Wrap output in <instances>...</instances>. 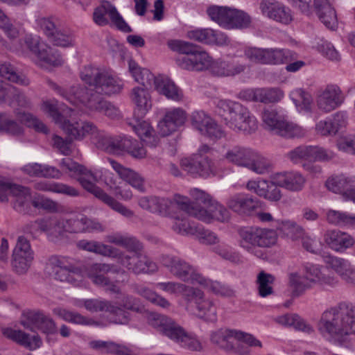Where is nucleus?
I'll use <instances>...</instances> for the list:
<instances>
[{"label":"nucleus","instance_id":"1","mask_svg":"<svg viewBox=\"0 0 355 355\" xmlns=\"http://www.w3.org/2000/svg\"><path fill=\"white\" fill-rule=\"evenodd\" d=\"M93 76L90 80V112H98L110 118L115 119L120 116V111L111 102L105 100L101 95H112L121 92L123 84L122 80L105 71L96 68L90 69Z\"/></svg>","mask_w":355,"mask_h":355},{"label":"nucleus","instance_id":"2","mask_svg":"<svg viewBox=\"0 0 355 355\" xmlns=\"http://www.w3.org/2000/svg\"><path fill=\"white\" fill-rule=\"evenodd\" d=\"M318 329L327 338L340 340L344 336H355V306L340 302L322 312Z\"/></svg>","mask_w":355,"mask_h":355},{"label":"nucleus","instance_id":"3","mask_svg":"<svg viewBox=\"0 0 355 355\" xmlns=\"http://www.w3.org/2000/svg\"><path fill=\"white\" fill-rule=\"evenodd\" d=\"M217 112L224 123L236 132L250 135L258 129V121L250 110L231 100H219Z\"/></svg>","mask_w":355,"mask_h":355},{"label":"nucleus","instance_id":"4","mask_svg":"<svg viewBox=\"0 0 355 355\" xmlns=\"http://www.w3.org/2000/svg\"><path fill=\"white\" fill-rule=\"evenodd\" d=\"M193 201L189 200L187 214L207 223L214 220L225 223L230 218L229 211L206 192L199 189L190 190Z\"/></svg>","mask_w":355,"mask_h":355},{"label":"nucleus","instance_id":"5","mask_svg":"<svg viewBox=\"0 0 355 355\" xmlns=\"http://www.w3.org/2000/svg\"><path fill=\"white\" fill-rule=\"evenodd\" d=\"M45 272L61 282L79 286L88 274L87 266L80 262L73 263L69 257L52 255L46 260Z\"/></svg>","mask_w":355,"mask_h":355},{"label":"nucleus","instance_id":"6","mask_svg":"<svg viewBox=\"0 0 355 355\" xmlns=\"http://www.w3.org/2000/svg\"><path fill=\"white\" fill-rule=\"evenodd\" d=\"M168 46L181 54L177 63L182 69L200 71L208 69L211 64V58L198 45L174 40L168 41Z\"/></svg>","mask_w":355,"mask_h":355},{"label":"nucleus","instance_id":"7","mask_svg":"<svg viewBox=\"0 0 355 355\" xmlns=\"http://www.w3.org/2000/svg\"><path fill=\"white\" fill-rule=\"evenodd\" d=\"M90 142L96 148L105 151L120 154L126 152L132 157L141 159L146 156V150L140 146L137 141L128 137L107 138L101 133L96 126L90 124Z\"/></svg>","mask_w":355,"mask_h":355},{"label":"nucleus","instance_id":"8","mask_svg":"<svg viewBox=\"0 0 355 355\" xmlns=\"http://www.w3.org/2000/svg\"><path fill=\"white\" fill-rule=\"evenodd\" d=\"M237 233L240 247L258 257H263V254L257 248H270L277 241V232L269 228L241 227L238 229Z\"/></svg>","mask_w":355,"mask_h":355},{"label":"nucleus","instance_id":"9","mask_svg":"<svg viewBox=\"0 0 355 355\" xmlns=\"http://www.w3.org/2000/svg\"><path fill=\"white\" fill-rule=\"evenodd\" d=\"M151 324L183 347L192 351H200L202 349L201 343L195 335L187 333L182 327L166 316H154Z\"/></svg>","mask_w":355,"mask_h":355},{"label":"nucleus","instance_id":"10","mask_svg":"<svg viewBox=\"0 0 355 355\" xmlns=\"http://www.w3.org/2000/svg\"><path fill=\"white\" fill-rule=\"evenodd\" d=\"M263 126L268 131L286 138L302 137L306 131L272 107H266L261 114Z\"/></svg>","mask_w":355,"mask_h":355},{"label":"nucleus","instance_id":"11","mask_svg":"<svg viewBox=\"0 0 355 355\" xmlns=\"http://www.w3.org/2000/svg\"><path fill=\"white\" fill-rule=\"evenodd\" d=\"M189 202L187 197L179 194L175 195L173 200L155 196H142L138 199V205L141 209L169 218L176 209L187 213Z\"/></svg>","mask_w":355,"mask_h":355},{"label":"nucleus","instance_id":"12","mask_svg":"<svg viewBox=\"0 0 355 355\" xmlns=\"http://www.w3.org/2000/svg\"><path fill=\"white\" fill-rule=\"evenodd\" d=\"M244 55L250 62L261 64H282L288 63L297 57L295 53L284 49H262L247 46Z\"/></svg>","mask_w":355,"mask_h":355},{"label":"nucleus","instance_id":"13","mask_svg":"<svg viewBox=\"0 0 355 355\" xmlns=\"http://www.w3.org/2000/svg\"><path fill=\"white\" fill-rule=\"evenodd\" d=\"M212 149L207 145L201 146L198 153L191 157L182 159L180 166L183 171L191 175L208 177L215 173V167L212 161L207 156L212 154Z\"/></svg>","mask_w":355,"mask_h":355},{"label":"nucleus","instance_id":"14","mask_svg":"<svg viewBox=\"0 0 355 355\" xmlns=\"http://www.w3.org/2000/svg\"><path fill=\"white\" fill-rule=\"evenodd\" d=\"M93 20L98 26H104L110 24L117 30L129 33L132 29L125 21L116 8L110 1H103L93 13Z\"/></svg>","mask_w":355,"mask_h":355},{"label":"nucleus","instance_id":"15","mask_svg":"<svg viewBox=\"0 0 355 355\" xmlns=\"http://www.w3.org/2000/svg\"><path fill=\"white\" fill-rule=\"evenodd\" d=\"M24 42L30 51L36 55L42 64L52 67L62 64L63 60L58 52L44 42H41L38 37L27 35Z\"/></svg>","mask_w":355,"mask_h":355},{"label":"nucleus","instance_id":"16","mask_svg":"<svg viewBox=\"0 0 355 355\" xmlns=\"http://www.w3.org/2000/svg\"><path fill=\"white\" fill-rule=\"evenodd\" d=\"M143 248L139 250L130 251L132 255L119 257L121 265L128 270L136 274H151L157 271L158 267L146 254L141 252Z\"/></svg>","mask_w":355,"mask_h":355},{"label":"nucleus","instance_id":"17","mask_svg":"<svg viewBox=\"0 0 355 355\" xmlns=\"http://www.w3.org/2000/svg\"><path fill=\"white\" fill-rule=\"evenodd\" d=\"M162 263L175 277L184 282L197 284L201 276L192 266L179 257L164 255L162 257Z\"/></svg>","mask_w":355,"mask_h":355},{"label":"nucleus","instance_id":"18","mask_svg":"<svg viewBox=\"0 0 355 355\" xmlns=\"http://www.w3.org/2000/svg\"><path fill=\"white\" fill-rule=\"evenodd\" d=\"M234 338L236 340L246 344L250 347L262 348L263 345L261 340H258L254 335L240 330L227 329L225 331H218L211 336L212 343L216 344L221 348L229 349V339Z\"/></svg>","mask_w":355,"mask_h":355},{"label":"nucleus","instance_id":"19","mask_svg":"<svg viewBox=\"0 0 355 355\" xmlns=\"http://www.w3.org/2000/svg\"><path fill=\"white\" fill-rule=\"evenodd\" d=\"M284 96V92L278 87L248 88L241 90L238 94L239 98L243 101L264 104L277 103Z\"/></svg>","mask_w":355,"mask_h":355},{"label":"nucleus","instance_id":"20","mask_svg":"<svg viewBox=\"0 0 355 355\" xmlns=\"http://www.w3.org/2000/svg\"><path fill=\"white\" fill-rule=\"evenodd\" d=\"M103 173L101 170H90V180L94 182H98L102 179ZM90 193H92L96 198L103 202L113 210L119 212L121 215L131 218L134 216V212L117 201L113 197L105 192L102 189L92 185L90 182Z\"/></svg>","mask_w":355,"mask_h":355},{"label":"nucleus","instance_id":"21","mask_svg":"<svg viewBox=\"0 0 355 355\" xmlns=\"http://www.w3.org/2000/svg\"><path fill=\"white\" fill-rule=\"evenodd\" d=\"M345 98L343 91L338 85H328L318 92L316 103L320 110L330 112L339 107L344 103Z\"/></svg>","mask_w":355,"mask_h":355},{"label":"nucleus","instance_id":"22","mask_svg":"<svg viewBox=\"0 0 355 355\" xmlns=\"http://www.w3.org/2000/svg\"><path fill=\"white\" fill-rule=\"evenodd\" d=\"M187 308L194 303L196 315L207 321L214 322L217 319V308L214 302L205 297L203 292L198 288H193L190 297L187 299Z\"/></svg>","mask_w":355,"mask_h":355},{"label":"nucleus","instance_id":"23","mask_svg":"<svg viewBox=\"0 0 355 355\" xmlns=\"http://www.w3.org/2000/svg\"><path fill=\"white\" fill-rule=\"evenodd\" d=\"M259 8L263 15L277 22L288 24L293 21L289 8L275 0H262Z\"/></svg>","mask_w":355,"mask_h":355},{"label":"nucleus","instance_id":"24","mask_svg":"<svg viewBox=\"0 0 355 355\" xmlns=\"http://www.w3.org/2000/svg\"><path fill=\"white\" fill-rule=\"evenodd\" d=\"M24 328L31 331L40 330L44 334H53L57 331V327L52 318L41 311H31L21 321Z\"/></svg>","mask_w":355,"mask_h":355},{"label":"nucleus","instance_id":"25","mask_svg":"<svg viewBox=\"0 0 355 355\" xmlns=\"http://www.w3.org/2000/svg\"><path fill=\"white\" fill-rule=\"evenodd\" d=\"M46 83L51 89L71 104L80 107L87 106V103L89 101V94L87 87H81L80 85L72 86L69 91L67 92L50 79H47Z\"/></svg>","mask_w":355,"mask_h":355},{"label":"nucleus","instance_id":"26","mask_svg":"<svg viewBox=\"0 0 355 355\" xmlns=\"http://www.w3.org/2000/svg\"><path fill=\"white\" fill-rule=\"evenodd\" d=\"M186 119L187 113L182 108L177 107L167 110L164 117L158 123L159 133L164 137L171 135L178 127L182 125Z\"/></svg>","mask_w":355,"mask_h":355},{"label":"nucleus","instance_id":"27","mask_svg":"<svg viewBox=\"0 0 355 355\" xmlns=\"http://www.w3.org/2000/svg\"><path fill=\"white\" fill-rule=\"evenodd\" d=\"M325 185L328 190L340 193L345 200H349L355 189V176L333 175L327 179Z\"/></svg>","mask_w":355,"mask_h":355},{"label":"nucleus","instance_id":"28","mask_svg":"<svg viewBox=\"0 0 355 355\" xmlns=\"http://www.w3.org/2000/svg\"><path fill=\"white\" fill-rule=\"evenodd\" d=\"M274 182L279 187L291 191H301L306 182L305 177L296 171L277 173L272 175Z\"/></svg>","mask_w":355,"mask_h":355},{"label":"nucleus","instance_id":"29","mask_svg":"<svg viewBox=\"0 0 355 355\" xmlns=\"http://www.w3.org/2000/svg\"><path fill=\"white\" fill-rule=\"evenodd\" d=\"M187 37L192 40L206 44L223 46L227 44V35L211 28H197L188 31Z\"/></svg>","mask_w":355,"mask_h":355},{"label":"nucleus","instance_id":"30","mask_svg":"<svg viewBox=\"0 0 355 355\" xmlns=\"http://www.w3.org/2000/svg\"><path fill=\"white\" fill-rule=\"evenodd\" d=\"M93 311L108 312L115 323L125 324L129 320V313L126 310L106 301L90 300V312Z\"/></svg>","mask_w":355,"mask_h":355},{"label":"nucleus","instance_id":"31","mask_svg":"<svg viewBox=\"0 0 355 355\" xmlns=\"http://www.w3.org/2000/svg\"><path fill=\"white\" fill-rule=\"evenodd\" d=\"M324 241L336 252H343L354 244V239L351 235L339 230H327L324 235Z\"/></svg>","mask_w":355,"mask_h":355},{"label":"nucleus","instance_id":"32","mask_svg":"<svg viewBox=\"0 0 355 355\" xmlns=\"http://www.w3.org/2000/svg\"><path fill=\"white\" fill-rule=\"evenodd\" d=\"M315 12L320 21L328 28L334 30L338 25L336 10L329 0H314Z\"/></svg>","mask_w":355,"mask_h":355},{"label":"nucleus","instance_id":"33","mask_svg":"<svg viewBox=\"0 0 355 355\" xmlns=\"http://www.w3.org/2000/svg\"><path fill=\"white\" fill-rule=\"evenodd\" d=\"M227 206L240 214L250 215L261 207V202L248 195L237 194L228 200Z\"/></svg>","mask_w":355,"mask_h":355},{"label":"nucleus","instance_id":"34","mask_svg":"<svg viewBox=\"0 0 355 355\" xmlns=\"http://www.w3.org/2000/svg\"><path fill=\"white\" fill-rule=\"evenodd\" d=\"M109 161L112 167L121 179L138 191L141 192L145 191V179L139 173L130 168L125 167L113 159H110Z\"/></svg>","mask_w":355,"mask_h":355},{"label":"nucleus","instance_id":"35","mask_svg":"<svg viewBox=\"0 0 355 355\" xmlns=\"http://www.w3.org/2000/svg\"><path fill=\"white\" fill-rule=\"evenodd\" d=\"M130 99L135 105L134 116L144 117L151 109V98L146 87H134L130 93Z\"/></svg>","mask_w":355,"mask_h":355},{"label":"nucleus","instance_id":"36","mask_svg":"<svg viewBox=\"0 0 355 355\" xmlns=\"http://www.w3.org/2000/svg\"><path fill=\"white\" fill-rule=\"evenodd\" d=\"M155 87L157 91L167 98L174 101H182L184 94L173 81L168 77L159 76L155 78Z\"/></svg>","mask_w":355,"mask_h":355},{"label":"nucleus","instance_id":"37","mask_svg":"<svg viewBox=\"0 0 355 355\" xmlns=\"http://www.w3.org/2000/svg\"><path fill=\"white\" fill-rule=\"evenodd\" d=\"M61 169L64 173H70L80 184L89 191V173L86 168L78 165L70 158H64L60 163Z\"/></svg>","mask_w":355,"mask_h":355},{"label":"nucleus","instance_id":"38","mask_svg":"<svg viewBox=\"0 0 355 355\" xmlns=\"http://www.w3.org/2000/svg\"><path fill=\"white\" fill-rule=\"evenodd\" d=\"M3 334L7 338L16 342L19 345L29 349L30 350H34L39 348L42 343V339L38 335H34L31 337L29 334L21 330L7 329L3 331Z\"/></svg>","mask_w":355,"mask_h":355},{"label":"nucleus","instance_id":"39","mask_svg":"<svg viewBox=\"0 0 355 355\" xmlns=\"http://www.w3.org/2000/svg\"><path fill=\"white\" fill-rule=\"evenodd\" d=\"M135 117V122L130 123L132 130L146 145L156 146L159 140L153 135L154 130L150 124L146 121H142L143 117H138V116Z\"/></svg>","mask_w":355,"mask_h":355},{"label":"nucleus","instance_id":"40","mask_svg":"<svg viewBox=\"0 0 355 355\" xmlns=\"http://www.w3.org/2000/svg\"><path fill=\"white\" fill-rule=\"evenodd\" d=\"M10 193L19 198V200H21V204L31 196L28 188L18 184H12L0 179V201H7L8 196Z\"/></svg>","mask_w":355,"mask_h":355},{"label":"nucleus","instance_id":"41","mask_svg":"<svg viewBox=\"0 0 355 355\" xmlns=\"http://www.w3.org/2000/svg\"><path fill=\"white\" fill-rule=\"evenodd\" d=\"M105 240L108 243L123 247L129 252L139 250L142 248L141 243L135 236L119 232L107 235Z\"/></svg>","mask_w":355,"mask_h":355},{"label":"nucleus","instance_id":"42","mask_svg":"<svg viewBox=\"0 0 355 355\" xmlns=\"http://www.w3.org/2000/svg\"><path fill=\"white\" fill-rule=\"evenodd\" d=\"M180 209H176L171 218L173 220L172 229L174 232L182 235L197 234L198 226L194 225L183 217Z\"/></svg>","mask_w":355,"mask_h":355},{"label":"nucleus","instance_id":"43","mask_svg":"<svg viewBox=\"0 0 355 355\" xmlns=\"http://www.w3.org/2000/svg\"><path fill=\"white\" fill-rule=\"evenodd\" d=\"M234 8L227 6H211L207 9L211 20L222 27L227 28Z\"/></svg>","mask_w":355,"mask_h":355},{"label":"nucleus","instance_id":"44","mask_svg":"<svg viewBox=\"0 0 355 355\" xmlns=\"http://www.w3.org/2000/svg\"><path fill=\"white\" fill-rule=\"evenodd\" d=\"M245 65L228 61H218L211 67L212 73L218 76H233L243 72Z\"/></svg>","mask_w":355,"mask_h":355},{"label":"nucleus","instance_id":"45","mask_svg":"<svg viewBox=\"0 0 355 355\" xmlns=\"http://www.w3.org/2000/svg\"><path fill=\"white\" fill-rule=\"evenodd\" d=\"M155 286L171 295H182L186 301L190 297V294L194 288L175 282H159L155 284Z\"/></svg>","mask_w":355,"mask_h":355},{"label":"nucleus","instance_id":"46","mask_svg":"<svg viewBox=\"0 0 355 355\" xmlns=\"http://www.w3.org/2000/svg\"><path fill=\"white\" fill-rule=\"evenodd\" d=\"M288 285L291 288L293 297H299L308 289L311 288L308 281L303 274L294 272L288 275Z\"/></svg>","mask_w":355,"mask_h":355},{"label":"nucleus","instance_id":"47","mask_svg":"<svg viewBox=\"0 0 355 355\" xmlns=\"http://www.w3.org/2000/svg\"><path fill=\"white\" fill-rule=\"evenodd\" d=\"M277 229L287 238L296 241L305 234L304 228L293 220H286L278 223Z\"/></svg>","mask_w":355,"mask_h":355},{"label":"nucleus","instance_id":"48","mask_svg":"<svg viewBox=\"0 0 355 355\" xmlns=\"http://www.w3.org/2000/svg\"><path fill=\"white\" fill-rule=\"evenodd\" d=\"M36 190L42 191H51L62 193L70 196H76L78 191L72 187L61 183H51L48 182H38L34 184Z\"/></svg>","mask_w":355,"mask_h":355},{"label":"nucleus","instance_id":"49","mask_svg":"<svg viewBox=\"0 0 355 355\" xmlns=\"http://www.w3.org/2000/svg\"><path fill=\"white\" fill-rule=\"evenodd\" d=\"M252 150L244 147L234 146L227 151L225 157L232 164L245 167Z\"/></svg>","mask_w":355,"mask_h":355},{"label":"nucleus","instance_id":"50","mask_svg":"<svg viewBox=\"0 0 355 355\" xmlns=\"http://www.w3.org/2000/svg\"><path fill=\"white\" fill-rule=\"evenodd\" d=\"M128 65L129 71L135 80L141 84V87H146L150 85L152 80L155 81V78L150 71L147 69L140 67L135 60H130Z\"/></svg>","mask_w":355,"mask_h":355},{"label":"nucleus","instance_id":"51","mask_svg":"<svg viewBox=\"0 0 355 355\" xmlns=\"http://www.w3.org/2000/svg\"><path fill=\"white\" fill-rule=\"evenodd\" d=\"M199 278L197 284L201 285L214 294L223 297H232L234 295V291L228 286L217 281L207 279L202 275Z\"/></svg>","mask_w":355,"mask_h":355},{"label":"nucleus","instance_id":"52","mask_svg":"<svg viewBox=\"0 0 355 355\" xmlns=\"http://www.w3.org/2000/svg\"><path fill=\"white\" fill-rule=\"evenodd\" d=\"M275 280V277L264 271H261L256 280L258 294L261 297H267L273 294L274 290L272 286Z\"/></svg>","mask_w":355,"mask_h":355},{"label":"nucleus","instance_id":"53","mask_svg":"<svg viewBox=\"0 0 355 355\" xmlns=\"http://www.w3.org/2000/svg\"><path fill=\"white\" fill-rule=\"evenodd\" d=\"M134 291L136 293L145 297L150 302L162 308H168L171 305L170 302L166 298L145 286L135 284L134 286Z\"/></svg>","mask_w":355,"mask_h":355},{"label":"nucleus","instance_id":"54","mask_svg":"<svg viewBox=\"0 0 355 355\" xmlns=\"http://www.w3.org/2000/svg\"><path fill=\"white\" fill-rule=\"evenodd\" d=\"M270 162L261 155L252 150L245 168L258 174H263L268 171Z\"/></svg>","mask_w":355,"mask_h":355},{"label":"nucleus","instance_id":"55","mask_svg":"<svg viewBox=\"0 0 355 355\" xmlns=\"http://www.w3.org/2000/svg\"><path fill=\"white\" fill-rule=\"evenodd\" d=\"M37 24L49 41L60 42L53 36L54 31L56 33V28L60 25L55 19L51 17H39Z\"/></svg>","mask_w":355,"mask_h":355},{"label":"nucleus","instance_id":"56","mask_svg":"<svg viewBox=\"0 0 355 355\" xmlns=\"http://www.w3.org/2000/svg\"><path fill=\"white\" fill-rule=\"evenodd\" d=\"M309 162H328L336 157V154L331 150L320 146H309Z\"/></svg>","mask_w":355,"mask_h":355},{"label":"nucleus","instance_id":"57","mask_svg":"<svg viewBox=\"0 0 355 355\" xmlns=\"http://www.w3.org/2000/svg\"><path fill=\"white\" fill-rule=\"evenodd\" d=\"M15 114L17 118L21 121V123L26 124L28 127L34 128L37 132H41L44 134H47L49 132L46 125L33 114L21 111H16Z\"/></svg>","mask_w":355,"mask_h":355},{"label":"nucleus","instance_id":"58","mask_svg":"<svg viewBox=\"0 0 355 355\" xmlns=\"http://www.w3.org/2000/svg\"><path fill=\"white\" fill-rule=\"evenodd\" d=\"M277 322L285 326H291L295 329L306 332L313 331L311 327L307 325L305 322L296 314H285L279 316Z\"/></svg>","mask_w":355,"mask_h":355},{"label":"nucleus","instance_id":"59","mask_svg":"<svg viewBox=\"0 0 355 355\" xmlns=\"http://www.w3.org/2000/svg\"><path fill=\"white\" fill-rule=\"evenodd\" d=\"M291 98L300 110L309 111L312 104L311 94L302 89H295L291 92Z\"/></svg>","mask_w":355,"mask_h":355},{"label":"nucleus","instance_id":"60","mask_svg":"<svg viewBox=\"0 0 355 355\" xmlns=\"http://www.w3.org/2000/svg\"><path fill=\"white\" fill-rule=\"evenodd\" d=\"M0 76L9 81L22 85H28L29 80L23 75L18 74L14 67L9 63L0 64Z\"/></svg>","mask_w":355,"mask_h":355},{"label":"nucleus","instance_id":"61","mask_svg":"<svg viewBox=\"0 0 355 355\" xmlns=\"http://www.w3.org/2000/svg\"><path fill=\"white\" fill-rule=\"evenodd\" d=\"M58 123L60 124L62 129L70 137L71 139H82L85 137V132H87L86 128L87 126H85L78 122H76V123H71L67 120L62 119L61 122H59Z\"/></svg>","mask_w":355,"mask_h":355},{"label":"nucleus","instance_id":"62","mask_svg":"<svg viewBox=\"0 0 355 355\" xmlns=\"http://www.w3.org/2000/svg\"><path fill=\"white\" fill-rule=\"evenodd\" d=\"M68 232L80 234L89 230V220L86 215L78 214L67 220Z\"/></svg>","mask_w":355,"mask_h":355},{"label":"nucleus","instance_id":"63","mask_svg":"<svg viewBox=\"0 0 355 355\" xmlns=\"http://www.w3.org/2000/svg\"><path fill=\"white\" fill-rule=\"evenodd\" d=\"M251 23L250 17L245 12L234 8L232 17L229 21L227 29L245 28Z\"/></svg>","mask_w":355,"mask_h":355},{"label":"nucleus","instance_id":"64","mask_svg":"<svg viewBox=\"0 0 355 355\" xmlns=\"http://www.w3.org/2000/svg\"><path fill=\"white\" fill-rule=\"evenodd\" d=\"M327 220L328 223L335 225H354L355 224V216L330 209L327 212Z\"/></svg>","mask_w":355,"mask_h":355}]
</instances>
